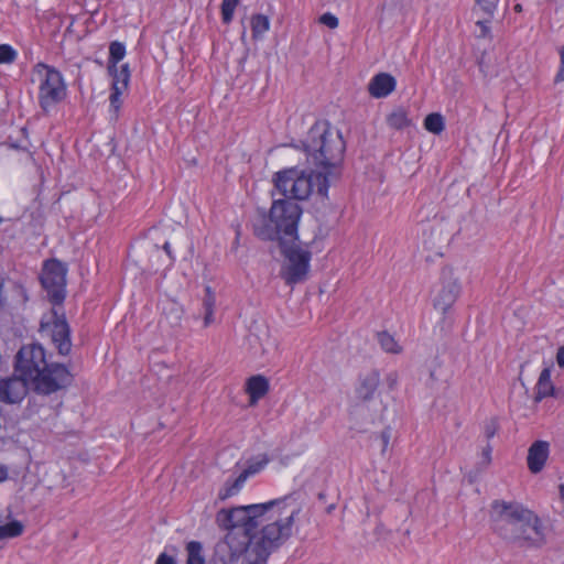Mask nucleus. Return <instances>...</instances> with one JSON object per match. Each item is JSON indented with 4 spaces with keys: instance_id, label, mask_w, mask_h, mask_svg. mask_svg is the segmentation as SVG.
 Masks as SVG:
<instances>
[{
    "instance_id": "obj_27",
    "label": "nucleus",
    "mask_w": 564,
    "mask_h": 564,
    "mask_svg": "<svg viewBox=\"0 0 564 564\" xmlns=\"http://www.w3.org/2000/svg\"><path fill=\"white\" fill-rule=\"evenodd\" d=\"M238 2L239 0H223L221 18L224 23L228 24L231 22Z\"/></svg>"
},
{
    "instance_id": "obj_23",
    "label": "nucleus",
    "mask_w": 564,
    "mask_h": 564,
    "mask_svg": "<svg viewBox=\"0 0 564 564\" xmlns=\"http://www.w3.org/2000/svg\"><path fill=\"white\" fill-rule=\"evenodd\" d=\"M270 28V20L267 15L254 14L251 18L252 37H261Z\"/></svg>"
},
{
    "instance_id": "obj_40",
    "label": "nucleus",
    "mask_w": 564,
    "mask_h": 564,
    "mask_svg": "<svg viewBox=\"0 0 564 564\" xmlns=\"http://www.w3.org/2000/svg\"><path fill=\"white\" fill-rule=\"evenodd\" d=\"M556 362L561 368H564V345L557 350Z\"/></svg>"
},
{
    "instance_id": "obj_15",
    "label": "nucleus",
    "mask_w": 564,
    "mask_h": 564,
    "mask_svg": "<svg viewBox=\"0 0 564 564\" xmlns=\"http://www.w3.org/2000/svg\"><path fill=\"white\" fill-rule=\"evenodd\" d=\"M395 84L392 75L379 73L370 80L368 91L375 98H383L394 90Z\"/></svg>"
},
{
    "instance_id": "obj_16",
    "label": "nucleus",
    "mask_w": 564,
    "mask_h": 564,
    "mask_svg": "<svg viewBox=\"0 0 564 564\" xmlns=\"http://www.w3.org/2000/svg\"><path fill=\"white\" fill-rule=\"evenodd\" d=\"M265 463L267 460L258 463L256 465H251L247 469H245L232 482L227 481L225 487L219 492V498L221 500H225L236 495L241 489L247 478L250 475L258 473L264 466Z\"/></svg>"
},
{
    "instance_id": "obj_22",
    "label": "nucleus",
    "mask_w": 564,
    "mask_h": 564,
    "mask_svg": "<svg viewBox=\"0 0 564 564\" xmlns=\"http://www.w3.org/2000/svg\"><path fill=\"white\" fill-rule=\"evenodd\" d=\"M187 560L186 564H205L203 555V546L197 541H191L186 545Z\"/></svg>"
},
{
    "instance_id": "obj_6",
    "label": "nucleus",
    "mask_w": 564,
    "mask_h": 564,
    "mask_svg": "<svg viewBox=\"0 0 564 564\" xmlns=\"http://www.w3.org/2000/svg\"><path fill=\"white\" fill-rule=\"evenodd\" d=\"M307 161L317 167H334L338 165L346 149L340 131L322 120L308 130L303 141Z\"/></svg>"
},
{
    "instance_id": "obj_42",
    "label": "nucleus",
    "mask_w": 564,
    "mask_h": 564,
    "mask_svg": "<svg viewBox=\"0 0 564 564\" xmlns=\"http://www.w3.org/2000/svg\"><path fill=\"white\" fill-rule=\"evenodd\" d=\"M3 284L4 280L2 276H0V306H2L6 303V296L3 295Z\"/></svg>"
},
{
    "instance_id": "obj_12",
    "label": "nucleus",
    "mask_w": 564,
    "mask_h": 564,
    "mask_svg": "<svg viewBox=\"0 0 564 564\" xmlns=\"http://www.w3.org/2000/svg\"><path fill=\"white\" fill-rule=\"evenodd\" d=\"M29 392L26 379L11 376L0 379V402L4 404L21 403Z\"/></svg>"
},
{
    "instance_id": "obj_2",
    "label": "nucleus",
    "mask_w": 564,
    "mask_h": 564,
    "mask_svg": "<svg viewBox=\"0 0 564 564\" xmlns=\"http://www.w3.org/2000/svg\"><path fill=\"white\" fill-rule=\"evenodd\" d=\"M490 519L495 531L506 541L520 547L540 549L546 543L545 528L541 519L519 502L495 500Z\"/></svg>"
},
{
    "instance_id": "obj_34",
    "label": "nucleus",
    "mask_w": 564,
    "mask_h": 564,
    "mask_svg": "<svg viewBox=\"0 0 564 564\" xmlns=\"http://www.w3.org/2000/svg\"><path fill=\"white\" fill-rule=\"evenodd\" d=\"M170 306V312L166 315L171 317L173 324H178L182 317V308L176 303H172Z\"/></svg>"
},
{
    "instance_id": "obj_21",
    "label": "nucleus",
    "mask_w": 564,
    "mask_h": 564,
    "mask_svg": "<svg viewBox=\"0 0 564 564\" xmlns=\"http://www.w3.org/2000/svg\"><path fill=\"white\" fill-rule=\"evenodd\" d=\"M381 348L389 354H400L402 347L398 344L394 337L388 332H380L377 335Z\"/></svg>"
},
{
    "instance_id": "obj_32",
    "label": "nucleus",
    "mask_w": 564,
    "mask_h": 564,
    "mask_svg": "<svg viewBox=\"0 0 564 564\" xmlns=\"http://www.w3.org/2000/svg\"><path fill=\"white\" fill-rule=\"evenodd\" d=\"M206 291V294H205V297L203 300V307H204V311H214L215 308V295L214 293L212 292V289L209 286H207L205 289Z\"/></svg>"
},
{
    "instance_id": "obj_29",
    "label": "nucleus",
    "mask_w": 564,
    "mask_h": 564,
    "mask_svg": "<svg viewBox=\"0 0 564 564\" xmlns=\"http://www.w3.org/2000/svg\"><path fill=\"white\" fill-rule=\"evenodd\" d=\"M477 7L489 18L494 15L499 0H475Z\"/></svg>"
},
{
    "instance_id": "obj_33",
    "label": "nucleus",
    "mask_w": 564,
    "mask_h": 564,
    "mask_svg": "<svg viewBox=\"0 0 564 564\" xmlns=\"http://www.w3.org/2000/svg\"><path fill=\"white\" fill-rule=\"evenodd\" d=\"M319 22L329 29H336L338 26V19L334 14L327 12L321 15Z\"/></svg>"
},
{
    "instance_id": "obj_8",
    "label": "nucleus",
    "mask_w": 564,
    "mask_h": 564,
    "mask_svg": "<svg viewBox=\"0 0 564 564\" xmlns=\"http://www.w3.org/2000/svg\"><path fill=\"white\" fill-rule=\"evenodd\" d=\"M274 187L284 196V199L303 200L315 193L322 199L327 198L328 177L322 172H306L297 169H288L275 174Z\"/></svg>"
},
{
    "instance_id": "obj_26",
    "label": "nucleus",
    "mask_w": 564,
    "mask_h": 564,
    "mask_svg": "<svg viewBox=\"0 0 564 564\" xmlns=\"http://www.w3.org/2000/svg\"><path fill=\"white\" fill-rule=\"evenodd\" d=\"M126 54V47L120 42H112L109 46V65H117Z\"/></svg>"
},
{
    "instance_id": "obj_18",
    "label": "nucleus",
    "mask_w": 564,
    "mask_h": 564,
    "mask_svg": "<svg viewBox=\"0 0 564 564\" xmlns=\"http://www.w3.org/2000/svg\"><path fill=\"white\" fill-rule=\"evenodd\" d=\"M553 383L551 381V372L547 368L543 369L540 373L536 387L534 401L540 402L542 399L549 397L553 392Z\"/></svg>"
},
{
    "instance_id": "obj_39",
    "label": "nucleus",
    "mask_w": 564,
    "mask_h": 564,
    "mask_svg": "<svg viewBox=\"0 0 564 564\" xmlns=\"http://www.w3.org/2000/svg\"><path fill=\"white\" fill-rule=\"evenodd\" d=\"M214 322V311H205L204 327H208Z\"/></svg>"
},
{
    "instance_id": "obj_9",
    "label": "nucleus",
    "mask_w": 564,
    "mask_h": 564,
    "mask_svg": "<svg viewBox=\"0 0 564 564\" xmlns=\"http://www.w3.org/2000/svg\"><path fill=\"white\" fill-rule=\"evenodd\" d=\"M39 82V104L44 111L66 97V85L62 74L46 64L37 63L33 67V82Z\"/></svg>"
},
{
    "instance_id": "obj_35",
    "label": "nucleus",
    "mask_w": 564,
    "mask_h": 564,
    "mask_svg": "<svg viewBox=\"0 0 564 564\" xmlns=\"http://www.w3.org/2000/svg\"><path fill=\"white\" fill-rule=\"evenodd\" d=\"M155 564H177V563L173 556L167 555L166 553H161L158 556Z\"/></svg>"
},
{
    "instance_id": "obj_46",
    "label": "nucleus",
    "mask_w": 564,
    "mask_h": 564,
    "mask_svg": "<svg viewBox=\"0 0 564 564\" xmlns=\"http://www.w3.org/2000/svg\"><path fill=\"white\" fill-rule=\"evenodd\" d=\"M558 490L561 499L564 500V484L560 485Z\"/></svg>"
},
{
    "instance_id": "obj_4",
    "label": "nucleus",
    "mask_w": 564,
    "mask_h": 564,
    "mask_svg": "<svg viewBox=\"0 0 564 564\" xmlns=\"http://www.w3.org/2000/svg\"><path fill=\"white\" fill-rule=\"evenodd\" d=\"M15 370L29 380L39 394H52L65 389L73 381V375L65 365L48 362L44 348L29 344L20 348L15 356Z\"/></svg>"
},
{
    "instance_id": "obj_25",
    "label": "nucleus",
    "mask_w": 564,
    "mask_h": 564,
    "mask_svg": "<svg viewBox=\"0 0 564 564\" xmlns=\"http://www.w3.org/2000/svg\"><path fill=\"white\" fill-rule=\"evenodd\" d=\"M23 532V525L19 521H11L0 525V540L19 536Z\"/></svg>"
},
{
    "instance_id": "obj_44",
    "label": "nucleus",
    "mask_w": 564,
    "mask_h": 564,
    "mask_svg": "<svg viewBox=\"0 0 564 564\" xmlns=\"http://www.w3.org/2000/svg\"><path fill=\"white\" fill-rule=\"evenodd\" d=\"M8 478V468L3 465H0V482L7 480Z\"/></svg>"
},
{
    "instance_id": "obj_47",
    "label": "nucleus",
    "mask_w": 564,
    "mask_h": 564,
    "mask_svg": "<svg viewBox=\"0 0 564 564\" xmlns=\"http://www.w3.org/2000/svg\"><path fill=\"white\" fill-rule=\"evenodd\" d=\"M335 509V505H330L327 507V512L330 513Z\"/></svg>"
},
{
    "instance_id": "obj_24",
    "label": "nucleus",
    "mask_w": 564,
    "mask_h": 564,
    "mask_svg": "<svg viewBox=\"0 0 564 564\" xmlns=\"http://www.w3.org/2000/svg\"><path fill=\"white\" fill-rule=\"evenodd\" d=\"M424 127L427 131L440 134L445 128L442 115L436 112L427 115L424 120Z\"/></svg>"
},
{
    "instance_id": "obj_1",
    "label": "nucleus",
    "mask_w": 564,
    "mask_h": 564,
    "mask_svg": "<svg viewBox=\"0 0 564 564\" xmlns=\"http://www.w3.org/2000/svg\"><path fill=\"white\" fill-rule=\"evenodd\" d=\"M299 512L295 506H284L276 519L258 532L239 527L228 531L224 541L216 545L217 555L224 564L234 563L241 556L245 564H264L269 555L291 536Z\"/></svg>"
},
{
    "instance_id": "obj_17",
    "label": "nucleus",
    "mask_w": 564,
    "mask_h": 564,
    "mask_svg": "<svg viewBox=\"0 0 564 564\" xmlns=\"http://www.w3.org/2000/svg\"><path fill=\"white\" fill-rule=\"evenodd\" d=\"M246 391L249 394V404L256 405L269 391V381L261 375L252 376L247 380Z\"/></svg>"
},
{
    "instance_id": "obj_3",
    "label": "nucleus",
    "mask_w": 564,
    "mask_h": 564,
    "mask_svg": "<svg viewBox=\"0 0 564 564\" xmlns=\"http://www.w3.org/2000/svg\"><path fill=\"white\" fill-rule=\"evenodd\" d=\"M66 273V267L58 260L52 259L44 263L41 283L54 306H59L65 299ZM59 311L53 307L42 317L40 332L51 338L59 355L66 356L72 349L70 328L64 312Z\"/></svg>"
},
{
    "instance_id": "obj_7",
    "label": "nucleus",
    "mask_w": 564,
    "mask_h": 564,
    "mask_svg": "<svg viewBox=\"0 0 564 564\" xmlns=\"http://www.w3.org/2000/svg\"><path fill=\"white\" fill-rule=\"evenodd\" d=\"M286 500L284 498L264 503L235 507L229 510L221 509L216 514V523L219 528L228 531L239 527L258 532L260 527L274 521L284 506H290Z\"/></svg>"
},
{
    "instance_id": "obj_30",
    "label": "nucleus",
    "mask_w": 564,
    "mask_h": 564,
    "mask_svg": "<svg viewBox=\"0 0 564 564\" xmlns=\"http://www.w3.org/2000/svg\"><path fill=\"white\" fill-rule=\"evenodd\" d=\"M123 89H119L118 87H112V91L110 94V106L113 109L115 112H118V110L121 107V100L120 96L123 94Z\"/></svg>"
},
{
    "instance_id": "obj_19",
    "label": "nucleus",
    "mask_w": 564,
    "mask_h": 564,
    "mask_svg": "<svg viewBox=\"0 0 564 564\" xmlns=\"http://www.w3.org/2000/svg\"><path fill=\"white\" fill-rule=\"evenodd\" d=\"M108 70L113 78L112 87H118L119 89L127 90L130 79V72L128 65L123 64L119 68L117 67V65H109Z\"/></svg>"
},
{
    "instance_id": "obj_38",
    "label": "nucleus",
    "mask_w": 564,
    "mask_h": 564,
    "mask_svg": "<svg viewBox=\"0 0 564 564\" xmlns=\"http://www.w3.org/2000/svg\"><path fill=\"white\" fill-rule=\"evenodd\" d=\"M560 55H561V68L556 75V80H564V45L562 46V48L560 51Z\"/></svg>"
},
{
    "instance_id": "obj_10",
    "label": "nucleus",
    "mask_w": 564,
    "mask_h": 564,
    "mask_svg": "<svg viewBox=\"0 0 564 564\" xmlns=\"http://www.w3.org/2000/svg\"><path fill=\"white\" fill-rule=\"evenodd\" d=\"M284 261L281 276L288 285L301 283L307 279L311 252L299 246L280 245Z\"/></svg>"
},
{
    "instance_id": "obj_41",
    "label": "nucleus",
    "mask_w": 564,
    "mask_h": 564,
    "mask_svg": "<svg viewBox=\"0 0 564 564\" xmlns=\"http://www.w3.org/2000/svg\"><path fill=\"white\" fill-rule=\"evenodd\" d=\"M381 440H382L383 448H386L388 446L389 440H390V431L389 430H384L381 432Z\"/></svg>"
},
{
    "instance_id": "obj_28",
    "label": "nucleus",
    "mask_w": 564,
    "mask_h": 564,
    "mask_svg": "<svg viewBox=\"0 0 564 564\" xmlns=\"http://www.w3.org/2000/svg\"><path fill=\"white\" fill-rule=\"evenodd\" d=\"M17 56L18 53L12 46L0 44V64H11L17 59Z\"/></svg>"
},
{
    "instance_id": "obj_49",
    "label": "nucleus",
    "mask_w": 564,
    "mask_h": 564,
    "mask_svg": "<svg viewBox=\"0 0 564 564\" xmlns=\"http://www.w3.org/2000/svg\"><path fill=\"white\" fill-rule=\"evenodd\" d=\"M514 9H516L517 11H521V10H522V8H521V6H520V4H517V6L514 7Z\"/></svg>"
},
{
    "instance_id": "obj_36",
    "label": "nucleus",
    "mask_w": 564,
    "mask_h": 564,
    "mask_svg": "<svg viewBox=\"0 0 564 564\" xmlns=\"http://www.w3.org/2000/svg\"><path fill=\"white\" fill-rule=\"evenodd\" d=\"M491 446L488 444L484 449H482V453H481V457H482V463L488 466L491 462Z\"/></svg>"
},
{
    "instance_id": "obj_45",
    "label": "nucleus",
    "mask_w": 564,
    "mask_h": 564,
    "mask_svg": "<svg viewBox=\"0 0 564 564\" xmlns=\"http://www.w3.org/2000/svg\"><path fill=\"white\" fill-rule=\"evenodd\" d=\"M163 249H164V251L166 252V254L169 256V258H170L171 262H173V261H174V257L172 256V251H171V245H170V242H167V241H166V242L163 245Z\"/></svg>"
},
{
    "instance_id": "obj_11",
    "label": "nucleus",
    "mask_w": 564,
    "mask_h": 564,
    "mask_svg": "<svg viewBox=\"0 0 564 564\" xmlns=\"http://www.w3.org/2000/svg\"><path fill=\"white\" fill-rule=\"evenodd\" d=\"M460 294V284L451 271L443 273L442 286L434 299V307L443 314L452 308Z\"/></svg>"
},
{
    "instance_id": "obj_48",
    "label": "nucleus",
    "mask_w": 564,
    "mask_h": 564,
    "mask_svg": "<svg viewBox=\"0 0 564 564\" xmlns=\"http://www.w3.org/2000/svg\"><path fill=\"white\" fill-rule=\"evenodd\" d=\"M325 496H326V495H325L324 492H319V494H318V499L324 500V499H325Z\"/></svg>"
},
{
    "instance_id": "obj_20",
    "label": "nucleus",
    "mask_w": 564,
    "mask_h": 564,
    "mask_svg": "<svg viewBox=\"0 0 564 564\" xmlns=\"http://www.w3.org/2000/svg\"><path fill=\"white\" fill-rule=\"evenodd\" d=\"M387 122L390 128L401 130L411 124V120L404 109L398 108L393 110L388 117Z\"/></svg>"
},
{
    "instance_id": "obj_31",
    "label": "nucleus",
    "mask_w": 564,
    "mask_h": 564,
    "mask_svg": "<svg viewBox=\"0 0 564 564\" xmlns=\"http://www.w3.org/2000/svg\"><path fill=\"white\" fill-rule=\"evenodd\" d=\"M498 429L499 424L496 419H490L489 421H487L484 426V433L487 440L492 438L496 435Z\"/></svg>"
},
{
    "instance_id": "obj_5",
    "label": "nucleus",
    "mask_w": 564,
    "mask_h": 564,
    "mask_svg": "<svg viewBox=\"0 0 564 564\" xmlns=\"http://www.w3.org/2000/svg\"><path fill=\"white\" fill-rule=\"evenodd\" d=\"M301 206L291 199H274L268 216L253 225L254 235L261 240L279 241L280 245L297 239Z\"/></svg>"
},
{
    "instance_id": "obj_13",
    "label": "nucleus",
    "mask_w": 564,
    "mask_h": 564,
    "mask_svg": "<svg viewBox=\"0 0 564 564\" xmlns=\"http://www.w3.org/2000/svg\"><path fill=\"white\" fill-rule=\"evenodd\" d=\"M550 454V443L546 441H535L528 451V468L532 474L540 473L547 460Z\"/></svg>"
},
{
    "instance_id": "obj_14",
    "label": "nucleus",
    "mask_w": 564,
    "mask_h": 564,
    "mask_svg": "<svg viewBox=\"0 0 564 564\" xmlns=\"http://www.w3.org/2000/svg\"><path fill=\"white\" fill-rule=\"evenodd\" d=\"M380 384V373L378 370H370L359 377L358 386L356 387V395L362 401L373 399Z\"/></svg>"
},
{
    "instance_id": "obj_43",
    "label": "nucleus",
    "mask_w": 564,
    "mask_h": 564,
    "mask_svg": "<svg viewBox=\"0 0 564 564\" xmlns=\"http://www.w3.org/2000/svg\"><path fill=\"white\" fill-rule=\"evenodd\" d=\"M387 382L389 384V387L391 389L394 388L395 383H397V375L395 373H390L388 377H387Z\"/></svg>"
},
{
    "instance_id": "obj_37",
    "label": "nucleus",
    "mask_w": 564,
    "mask_h": 564,
    "mask_svg": "<svg viewBox=\"0 0 564 564\" xmlns=\"http://www.w3.org/2000/svg\"><path fill=\"white\" fill-rule=\"evenodd\" d=\"M488 23H489L488 19L477 21L476 24L480 28L479 36L485 37L488 34V32H489Z\"/></svg>"
}]
</instances>
